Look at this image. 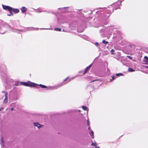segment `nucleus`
I'll return each mask as SVG.
<instances>
[{
	"mask_svg": "<svg viewBox=\"0 0 148 148\" xmlns=\"http://www.w3.org/2000/svg\"><path fill=\"white\" fill-rule=\"evenodd\" d=\"M97 79H96V80H93L92 81H91L90 82H94V81H97Z\"/></svg>",
	"mask_w": 148,
	"mask_h": 148,
	"instance_id": "obj_30",
	"label": "nucleus"
},
{
	"mask_svg": "<svg viewBox=\"0 0 148 148\" xmlns=\"http://www.w3.org/2000/svg\"><path fill=\"white\" fill-rule=\"evenodd\" d=\"M2 7L5 10H8L9 12H10V11H11L12 8L10 7L2 5Z\"/></svg>",
	"mask_w": 148,
	"mask_h": 148,
	"instance_id": "obj_2",
	"label": "nucleus"
},
{
	"mask_svg": "<svg viewBox=\"0 0 148 148\" xmlns=\"http://www.w3.org/2000/svg\"><path fill=\"white\" fill-rule=\"evenodd\" d=\"M144 62H145L144 63L145 64L148 65V61L147 60H145L144 61Z\"/></svg>",
	"mask_w": 148,
	"mask_h": 148,
	"instance_id": "obj_16",
	"label": "nucleus"
},
{
	"mask_svg": "<svg viewBox=\"0 0 148 148\" xmlns=\"http://www.w3.org/2000/svg\"><path fill=\"white\" fill-rule=\"evenodd\" d=\"M82 109H83L84 110H87L88 108H87L86 107V106H82Z\"/></svg>",
	"mask_w": 148,
	"mask_h": 148,
	"instance_id": "obj_11",
	"label": "nucleus"
},
{
	"mask_svg": "<svg viewBox=\"0 0 148 148\" xmlns=\"http://www.w3.org/2000/svg\"><path fill=\"white\" fill-rule=\"evenodd\" d=\"M127 57L130 59H132V57L131 56H127Z\"/></svg>",
	"mask_w": 148,
	"mask_h": 148,
	"instance_id": "obj_21",
	"label": "nucleus"
},
{
	"mask_svg": "<svg viewBox=\"0 0 148 148\" xmlns=\"http://www.w3.org/2000/svg\"><path fill=\"white\" fill-rule=\"evenodd\" d=\"M68 78H69L68 77L66 78L64 80V81H66L67 79H68Z\"/></svg>",
	"mask_w": 148,
	"mask_h": 148,
	"instance_id": "obj_28",
	"label": "nucleus"
},
{
	"mask_svg": "<svg viewBox=\"0 0 148 148\" xmlns=\"http://www.w3.org/2000/svg\"><path fill=\"white\" fill-rule=\"evenodd\" d=\"M1 143H2L3 142V138L2 137H1Z\"/></svg>",
	"mask_w": 148,
	"mask_h": 148,
	"instance_id": "obj_24",
	"label": "nucleus"
},
{
	"mask_svg": "<svg viewBox=\"0 0 148 148\" xmlns=\"http://www.w3.org/2000/svg\"><path fill=\"white\" fill-rule=\"evenodd\" d=\"M66 83H64V82H63V83H62V84H60L59 85V87H60V86H62L63 85H64Z\"/></svg>",
	"mask_w": 148,
	"mask_h": 148,
	"instance_id": "obj_18",
	"label": "nucleus"
},
{
	"mask_svg": "<svg viewBox=\"0 0 148 148\" xmlns=\"http://www.w3.org/2000/svg\"><path fill=\"white\" fill-rule=\"evenodd\" d=\"M39 86L41 87L42 88H47V86L44 85H43L41 84H40L39 85Z\"/></svg>",
	"mask_w": 148,
	"mask_h": 148,
	"instance_id": "obj_10",
	"label": "nucleus"
},
{
	"mask_svg": "<svg viewBox=\"0 0 148 148\" xmlns=\"http://www.w3.org/2000/svg\"><path fill=\"white\" fill-rule=\"evenodd\" d=\"M114 49H112L111 51V52L112 54H114L113 53V52H114Z\"/></svg>",
	"mask_w": 148,
	"mask_h": 148,
	"instance_id": "obj_20",
	"label": "nucleus"
},
{
	"mask_svg": "<svg viewBox=\"0 0 148 148\" xmlns=\"http://www.w3.org/2000/svg\"><path fill=\"white\" fill-rule=\"evenodd\" d=\"M87 124L88 125H89V120H87Z\"/></svg>",
	"mask_w": 148,
	"mask_h": 148,
	"instance_id": "obj_25",
	"label": "nucleus"
},
{
	"mask_svg": "<svg viewBox=\"0 0 148 148\" xmlns=\"http://www.w3.org/2000/svg\"><path fill=\"white\" fill-rule=\"evenodd\" d=\"M8 93H5V98L4 99V101L3 102V103H6L8 102Z\"/></svg>",
	"mask_w": 148,
	"mask_h": 148,
	"instance_id": "obj_3",
	"label": "nucleus"
},
{
	"mask_svg": "<svg viewBox=\"0 0 148 148\" xmlns=\"http://www.w3.org/2000/svg\"><path fill=\"white\" fill-rule=\"evenodd\" d=\"M123 75V74L121 73H118L116 74V75L117 76H119V75Z\"/></svg>",
	"mask_w": 148,
	"mask_h": 148,
	"instance_id": "obj_17",
	"label": "nucleus"
},
{
	"mask_svg": "<svg viewBox=\"0 0 148 148\" xmlns=\"http://www.w3.org/2000/svg\"><path fill=\"white\" fill-rule=\"evenodd\" d=\"M3 107H1L0 109V111L2 110H3Z\"/></svg>",
	"mask_w": 148,
	"mask_h": 148,
	"instance_id": "obj_27",
	"label": "nucleus"
},
{
	"mask_svg": "<svg viewBox=\"0 0 148 148\" xmlns=\"http://www.w3.org/2000/svg\"><path fill=\"white\" fill-rule=\"evenodd\" d=\"M54 30L58 31H61V29L59 28H56L54 29Z\"/></svg>",
	"mask_w": 148,
	"mask_h": 148,
	"instance_id": "obj_12",
	"label": "nucleus"
},
{
	"mask_svg": "<svg viewBox=\"0 0 148 148\" xmlns=\"http://www.w3.org/2000/svg\"><path fill=\"white\" fill-rule=\"evenodd\" d=\"M27 8L25 7H23L21 8V10L23 12H25L27 10Z\"/></svg>",
	"mask_w": 148,
	"mask_h": 148,
	"instance_id": "obj_6",
	"label": "nucleus"
},
{
	"mask_svg": "<svg viewBox=\"0 0 148 148\" xmlns=\"http://www.w3.org/2000/svg\"><path fill=\"white\" fill-rule=\"evenodd\" d=\"M90 135L91 136H92V138H94V133L92 131H91L90 132Z\"/></svg>",
	"mask_w": 148,
	"mask_h": 148,
	"instance_id": "obj_8",
	"label": "nucleus"
},
{
	"mask_svg": "<svg viewBox=\"0 0 148 148\" xmlns=\"http://www.w3.org/2000/svg\"><path fill=\"white\" fill-rule=\"evenodd\" d=\"M95 147H96V148H99V147H97L96 146H95Z\"/></svg>",
	"mask_w": 148,
	"mask_h": 148,
	"instance_id": "obj_33",
	"label": "nucleus"
},
{
	"mask_svg": "<svg viewBox=\"0 0 148 148\" xmlns=\"http://www.w3.org/2000/svg\"><path fill=\"white\" fill-rule=\"evenodd\" d=\"M90 68V67H89L88 66H87L85 69V71L84 72L83 74L84 75L87 71Z\"/></svg>",
	"mask_w": 148,
	"mask_h": 148,
	"instance_id": "obj_7",
	"label": "nucleus"
},
{
	"mask_svg": "<svg viewBox=\"0 0 148 148\" xmlns=\"http://www.w3.org/2000/svg\"><path fill=\"white\" fill-rule=\"evenodd\" d=\"M23 84L24 85H25L26 86H34L35 85H36V84L32 83L31 82H23Z\"/></svg>",
	"mask_w": 148,
	"mask_h": 148,
	"instance_id": "obj_1",
	"label": "nucleus"
},
{
	"mask_svg": "<svg viewBox=\"0 0 148 148\" xmlns=\"http://www.w3.org/2000/svg\"><path fill=\"white\" fill-rule=\"evenodd\" d=\"M11 111H12L13 110V108H11Z\"/></svg>",
	"mask_w": 148,
	"mask_h": 148,
	"instance_id": "obj_31",
	"label": "nucleus"
},
{
	"mask_svg": "<svg viewBox=\"0 0 148 148\" xmlns=\"http://www.w3.org/2000/svg\"><path fill=\"white\" fill-rule=\"evenodd\" d=\"M91 145L92 146H96V143H92V144H91Z\"/></svg>",
	"mask_w": 148,
	"mask_h": 148,
	"instance_id": "obj_15",
	"label": "nucleus"
},
{
	"mask_svg": "<svg viewBox=\"0 0 148 148\" xmlns=\"http://www.w3.org/2000/svg\"><path fill=\"white\" fill-rule=\"evenodd\" d=\"M78 111L79 112H80V110H78Z\"/></svg>",
	"mask_w": 148,
	"mask_h": 148,
	"instance_id": "obj_37",
	"label": "nucleus"
},
{
	"mask_svg": "<svg viewBox=\"0 0 148 148\" xmlns=\"http://www.w3.org/2000/svg\"><path fill=\"white\" fill-rule=\"evenodd\" d=\"M144 58L146 60H148V57H147L145 56Z\"/></svg>",
	"mask_w": 148,
	"mask_h": 148,
	"instance_id": "obj_19",
	"label": "nucleus"
},
{
	"mask_svg": "<svg viewBox=\"0 0 148 148\" xmlns=\"http://www.w3.org/2000/svg\"><path fill=\"white\" fill-rule=\"evenodd\" d=\"M92 64H90L89 66H88L89 67H90H90H91V66H92Z\"/></svg>",
	"mask_w": 148,
	"mask_h": 148,
	"instance_id": "obj_29",
	"label": "nucleus"
},
{
	"mask_svg": "<svg viewBox=\"0 0 148 148\" xmlns=\"http://www.w3.org/2000/svg\"><path fill=\"white\" fill-rule=\"evenodd\" d=\"M102 42L105 44H107L108 43V42L107 41H106L105 40H103L102 41Z\"/></svg>",
	"mask_w": 148,
	"mask_h": 148,
	"instance_id": "obj_13",
	"label": "nucleus"
},
{
	"mask_svg": "<svg viewBox=\"0 0 148 148\" xmlns=\"http://www.w3.org/2000/svg\"><path fill=\"white\" fill-rule=\"evenodd\" d=\"M124 0H122V1H123Z\"/></svg>",
	"mask_w": 148,
	"mask_h": 148,
	"instance_id": "obj_38",
	"label": "nucleus"
},
{
	"mask_svg": "<svg viewBox=\"0 0 148 148\" xmlns=\"http://www.w3.org/2000/svg\"><path fill=\"white\" fill-rule=\"evenodd\" d=\"M2 92L4 93H5H5H7L6 92H5V91H3Z\"/></svg>",
	"mask_w": 148,
	"mask_h": 148,
	"instance_id": "obj_26",
	"label": "nucleus"
},
{
	"mask_svg": "<svg viewBox=\"0 0 148 148\" xmlns=\"http://www.w3.org/2000/svg\"><path fill=\"white\" fill-rule=\"evenodd\" d=\"M49 88V89H51V88Z\"/></svg>",
	"mask_w": 148,
	"mask_h": 148,
	"instance_id": "obj_36",
	"label": "nucleus"
},
{
	"mask_svg": "<svg viewBox=\"0 0 148 148\" xmlns=\"http://www.w3.org/2000/svg\"><path fill=\"white\" fill-rule=\"evenodd\" d=\"M90 127H88V129H89V130H90Z\"/></svg>",
	"mask_w": 148,
	"mask_h": 148,
	"instance_id": "obj_35",
	"label": "nucleus"
},
{
	"mask_svg": "<svg viewBox=\"0 0 148 148\" xmlns=\"http://www.w3.org/2000/svg\"><path fill=\"white\" fill-rule=\"evenodd\" d=\"M71 79H70V80L68 81V82H70V81H71Z\"/></svg>",
	"mask_w": 148,
	"mask_h": 148,
	"instance_id": "obj_34",
	"label": "nucleus"
},
{
	"mask_svg": "<svg viewBox=\"0 0 148 148\" xmlns=\"http://www.w3.org/2000/svg\"><path fill=\"white\" fill-rule=\"evenodd\" d=\"M128 71L130 72H134L135 71V70L131 68H129L128 69Z\"/></svg>",
	"mask_w": 148,
	"mask_h": 148,
	"instance_id": "obj_9",
	"label": "nucleus"
},
{
	"mask_svg": "<svg viewBox=\"0 0 148 148\" xmlns=\"http://www.w3.org/2000/svg\"><path fill=\"white\" fill-rule=\"evenodd\" d=\"M10 13V14H7L8 16H10L11 15H13V13L12 12H9Z\"/></svg>",
	"mask_w": 148,
	"mask_h": 148,
	"instance_id": "obj_14",
	"label": "nucleus"
},
{
	"mask_svg": "<svg viewBox=\"0 0 148 148\" xmlns=\"http://www.w3.org/2000/svg\"><path fill=\"white\" fill-rule=\"evenodd\" d=\"M34 125L35 126L37 127L38 128H39L41 127L40 124L37 123H34Z\"/></svg>",
	"mask_w": 148,
	"mask_h": 148,
	"instance_id": "obj_5",
	"label": "nucleus"
},
{
	"mask_svg": "<svg viewBox=\"0 0 148 148\" xmlns=\"http://www.w3.org/2000/svg\"><path fill=\"white\" fill-rule=\"evenodd\" d=\"M11 12H12V11H13L14 12L17 13L19 12V10L18 9H14L13 8H12V9H11Z\"/></svg>",
	"mask_w": 148,
	"mask_h": 148,
	"instance_id": "obj_4",
	"label": "nucleus"
},
{
	"mask_svg": "<svg viewBox=\"0 0 148 148\" xmlns=\"http://www.w3.org/2000/svg\"><path fill=\"white\" fill-rule=\"evenodd\" d=\"M115 77H112V80H111V79H110V81L111 82V81H112V80H114V78Z\"/></svg>",
	"mask_w": 148,
	"mask_h": 148,
	"instance_id": "obj_22",
	"label": "nucleus"
},
{
	"mask_svg": "<svg viewBox=\"0 0 148 148\" xmlns=\"http://www.w3.org/2000/svg\"><path fill=\"white\" fill-rule=\"evenodd\" d=\"M95 45L96 46H98L99 45V44L97 42H96L95 44Z\"/></svg>",
	"mask_w": 148,
	"mask_h": 148,
	"instance_id": "obj_23",
	"label": "nucleus"
},
{
	"mask_svg": "<svg viewBox=\"0 0 148 148\" xmlns=\"http://www.w3.org/2000/svg\"><path fill=\"white\" fill-rule=\"evenodd\" d=\"M146 67L147 68H148V65L147 66H146Z\"/></svg>",
	"mask_w": 148,
	"mask_h": 148,
	"instance_id": "obj_32",
	"label": "nucleus"
}]
</instances>
